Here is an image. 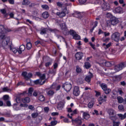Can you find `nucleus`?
I'll use <instances>...</instances> for the list:
<instances>
[{"label": "nucleus", "mask_w": 126, "mask_h": 126, "mask_svg": "<svg viewBox=\"0 0 126 126\" xmlns=\"http://www.w3.org/2000/svg\"><path fill=\"white\" fill-rule=\"evenodd\" d=\"M43 18H48L49 17V13L48 12H44L42 14Z\"/></svg>", "instance_id": "nucleus-34"}, {"label": "nucleus", "mask_w": 126, "mask_h": 126, "mask_svg": "<svg viewBox=\"0 0 126 126\" xmlns=\"http://www.w3.org/2000/svg\"><path fill=\"white\" fill-rule=\"evenodd\" d=\"M109 119L112 121L113 123L116 122L117 120H118V117H117V115L116 114L112 116L109 117Z\"/></svg>", "instance_id": "nucleus-29"}, {"label": "nucleus", "mask_w": 126, "mask_h": 126, "mask_svg": "<svg viewBox=\"0 0 126 126\" xmlns=\"http://www.w3.org/2000/svg\"><path fill=\"white\" fill-rule=\"evenodd\" d=\"M49 31H50V32H52V33H55V34H57V33H59V30L56 29H48Z\"/></svg>", "instance_id": "nucleus-33"}, {"label": "nucleus", "mask_w": 126, "mask_h": 126, "mask_svg": "<svg viewBox=\"0 0 126 126\" xmlns=\"http://www.w3.org/2000/svg\"><path fill=\"white\" fill-rule=\"evenodd\" d=\"M38 114L37 113L32 114V118H33V119H35V118H37L38 117Z\"/></svg>", "instance_id": "nucleus-47"}, {"label": "nucleus", "mask_w": 126, "mask_h": 126, "mask_svg": "<svg viewBox=\"0 0 126 126\" xmlns=\"http://www.w3.org/2000/svg\"><path fill=\"white\" fill-rule=\"evenodd\" d=\"M111 38L115 42H119L120 41V33L118 32H114L111 35Z\"/></svg>", "instance_id": "nucleus-7"}, {"label": "nucleus", "mask_w": 126, "mask_h": 126, "mask_svg": "<svg viewBox=\"0 0 126 126\" xmlns=\"http://www.w3.org/2000/svg\"><path fill=\"white\" fill-rule=\"evenodd\" d=\"M117 115L118 116L120 120H124L126 118V113L124 115L122 114H118Z\"/></svg>", "instance_id": "nucleus-31"}, {"label": "nucleus", "mask_w": 126, "mask_h": 126, "mask_svg": "<svg viewBox=\"0 0 126 126\" xmlns=\"http://www.w3.org/2000/svg\"><path fill=\"white\" fill-rule=\"evenodd\" d=\"M3 100H4L5 101H6L8 100V99L9 98V96H8V95H5L3 96Z\"/></svg>", "instance_id": "nucleus-52"}, {"label": "nucleus", "mask_w": 126, "mask_h": 126, "mask_svg": "<svg viewBox=\"0 0 126 126\" xmlns=\"http://www.w3.org/2000/svg\"><path fill=\"white\" fill-rule=\"evenodd\" d=\"M94 75L91 72H89V75L86 76L85 78V80L86 81V82H88V83H90L91 82V79L93 78Z\"/></svg>", "instance_id": "nucleus-10"}, {"label": "nucleus", "mask_w": 126, "mask_h": 126, "mask_svg": "<svg viewBox=\"0 0 126 126\" xmlns=\"http://www.w3.org/2000/svg\"><path fill=\"white\" fill-rule=\"evenodd\" d=\"M8 1L10 4H14V0H8Z\"/></svg>", "instance_id": "nucleus-63"}, {"label": "nucleus", "mask_w": 126, "mask_h": 126, "mask_svg": "<svg viewBox=\"0 0 126 126\" xmlns=\"http://www.w3.org/2000/svg\"><path fill=\"white\" fill-rule=\"evenodd\" d=\"M13 109H15L16 111H19V110H20V107H19L16 105H14Z\"/></svg>", "instance_id": "nucleus-54"}, {"label": "nucleus", "mask_w": 126, "mask_h": 126, "mask_svg": "<svg viewBox=\"0 0 126 126\" xmlns=\"http://www.w3.org/2000/svg\"><path fill=\"white\" fill-rule=\"evenodd\" d=\"M44 79H46V74H43L40 76V80H44Z\"/></svg>", "instance_id": "nucleus-48"}, {"label": "nucleus", "mask_w": 126, "mask_h": 126, "mask_svg": "<svg viewBox=\"0 0 126 126\" xmlns=\"http://www.w3.org/2000/svg\"><path fill=\"white\" fill-rule=\"evenodd\" d=\"M86 0H79V2H80V3H85L86 2Z\"/></svg>", "instance_id": "nucleus-62"}, {"label": "nucleus", "mask_w": 126, "mask_h": 126, "mask_svg": "<svg viewBox=\"0 0 126 126\" xmlns=\"http://www.w3.org/2000/svg\"><path fill=\"white\" fill-rule=\"evenodd\" d=\"M22 75L24 77L25 79H26V80H28L32 77V75L31 73H28L27 72L24 71L22 72Z\"/></svg>", "instance_id": "nucleus-9"}, {"label": "nucleus", "mask_w": 126, "mask_h": 126, "mask_svg": "<svg viewBox=\"0 0 126 126\" xmlns=\"http://www.w3.org/2000/svg\"><path fill=\"white\" fill-rule=\"evenodd\" d=\"M57 124H58V122L55 121H53L51 122V125L52 126H56V125H57Z\"/></svg>", "instance_id": "nucleus-53"}, {"label": "nucleus", "mask_w": 126, "mask_h": 126, "mask_svg": "<svg viewBox=\"0 0 126 126\" xmlns=\"http://www.w3.org/2000/svg\"><path fill=\"white\" fill-rule=\"evenodd\" d=\"M117 100H118V103H119V104H122V103H123V102H124V98H123V97H122L121 96L117 97Z\"/></svg>", "instance_id": "nucleus-38"}, {"label": "nucleus", "mask_w": 126, "mask_h": 126, "mask_svg": "<svg viewBox=\"0 0 126 126\" xmlns=\"http://www.w3.org/2000/svg\"><path fill=\"white\" fill-rule=\"evenodd\" d=\"M5 36L3 34L0 35V39H3L2 41V47L4 50L7 49H11V44L9 43V38L8 37H5Z\"/></svg>", "instance_id": "nucleus-1"}, {"label": "nucleus", "mask_w": 126, "mask_h": 126, "mask_svg": "<svg viewBox=\"0 0 126 126\" xmlns=\"http://www.w3.org/2000/svg\"><path fill=\"white\" fill-rule=\"evenodd\" d=\"M73 94L74 96H79L80 91L78 86H74L73 90Z\"/></svg>", "instance_id": "nucleus-12"}, {"label": "nucleus", "mask_w": 126, "mask_h": 126, "mask_svg": "<svg viewBox=\"0 0 126 126\" xmlns=\"http://www.w3.org/2000/svg\"><path fill=\"white\" fill-rule=\"evenodd\" d=\"M109 51H110L111 54H112V55H114V54H116V53H117V50H116L115 49H113L112 48L110 49Z\"/></svg>", "instance_id": "nucleus-45"}, {"label": "nucleus", "mask_w": 126, "mask_h": 126, "mask_svg": "<svg viewBox=\"0 0 126 126\" xmlns=\"http://www.w3.org/2000/svg\"><path fill=\"white\" fill-rule=\"evenodd\" d=\"M75 58L77 61H80L83 58V53L82 52H77L75 55Z\"/></svg>", "instance_id": "nucleus-14"}, {"label": "nucleus", "mask_w": 126, "mask_h": 126, "mask_svg": "<svg viewBox=\"0 0 126 126\" xmlns=\"http://www.w3.org/2000/svg\"><path fill=\"white\" fill-rule=\"evenodd\" d=\"M111 46H112L111 42H109L107 44H106V43L102 44V46L103 47V48H104L105 50H107V49H109V48H110V47H111Z\"/></svg>", "instance_id": "nucleus-25"}, {"label": "nucleus", "mask_w": 126, "mask_h": 126, "mask_svg": "<svg viewBox=\"0 0 126 126\" xmlns=\"http://www.w3.org/2000/svg\"><path fill=\"white\" fill-rule=\"evenodd\" d=\"M84 66L86 69H89L91 67V64L89 62H85Z\"/></svg>", "instance_id": "nucleus-32"}, {"label": "nucleus", "mask_w": 126, "mask_h": 126, "mask_svg": "<svg viewBox=\"0 0 126 126\" xmlns=\"http://www.w3.org/2000/svg\"><path fill=\"white\" fill-rule=\"evenodd\" d=\"M41 7H42L43 9H45L46 10H48L49 9V6L46 4L42 5Z\"/></svg>", "instance_id": "nucleus-43"}, {"label": "nucleus", "mask_w": 126, "mask_h": 126, "mask_svg": "<svg viewBox=\"0 0 126 126\" xmlns=\"http://www.w3.org/2000/svg\"><path fill=\"white\" fill-rule=\"evenodd\" d=\"M120 124V122H113V126H119Z\"/></svg>", "instance_id": "nucleus-51"}, {"label": "nucleus", "mask_w": 126, "mask_h": 126, "mask_svg": "<svg viewBox=\"0 0 126 126\" xmlns=\"http://www.w3.org/2000/svg\"><path fill=\"white\" fill-rule=\"evenodd\" d=\"M83 116L85 120H88L90 118V115L86 112H84Z\"/></svg>", "instance_id": "nucleus-28"}, {"label": "nucleus", "mask_w": 126, "mask_h": 126, "mask_svg": "<svg viewBox=\"0 0 126 126\" xmlns=\"http://www.w3.org/2000/svg\"><path fill=\"white\" fill-rule=\"evenodd\" d=\"M97 3H98V4H101V3H102V2H105V0H97Z\"/></svg>", "instance_id": "nucleus-58"}, {"label": "nucleus", "mask_w": 126, "mask_h": 126, "mask_svg": "<svg viewBox=\"0 0 126 126\" xmlns=\"http://www.w3.org/2000/svg\"><path fill=\"white\" fill-rule=\"evenodd\" d=\"M110 4L108 3L104 2L101 5V8L104 10V11H106L110 9Z\"/></svg>", "instance_id": "nucleus-13"}, {"label": "nucleus", "mask_w": 126, "mask_h": 126, "mask_svg": "<svg viewBox=\"0 0 126 126\" xmlns=\"http://www.w3.org/2000/svg\"><path fill=\"white\" fill-rule=\"evenodd\" d=\"M25 45L22 44L21 45L18 51V52L19 53V54H22V52H24V51H25Z\"/></svg>", "instance_id": "nucleus-23"}, {"label": "nucleus", "mask_w": 126, "mask_h": 126, "mask_svg": "<svg viewBox=\"0 0 126 126\" xmlns=\"http://www.w3.org/2000/svg\"><path fill=\"white\" fill-rule=\"evenodd\" d=\"M49 30L48 28H42L40 30V34L41 35H45L47 34V31Z\"/></svg>", "instance_id": "nucleus-24"}, {"label": "nucleus", "mask_w": 126, "mask_h": 126, "mask_svg": "<svg viewBox=\"0 0 126 126\" xmlns=\"http://www.w3.org/2000/svg\"><path fill=\"white\" fill-rule=\"evenodd\" d=\"M61 26L63 34L64 35H68V29H67V27H66V24L63 23Z\"/></svg>", "instance_id": "nucleus-5"}, {"label": "nucleus", "mask_w": 126, "mask_h": 126, "mask_svg": "<svg viewBox=\"0 0 126 126\" xmlns=\"http://www.w3.org/2000/svg\"><path fill=\"white\" fill-rule=\"evenodd\" d=\"M2 91L3 92H10L11 91V90L8 89L7 87H5L2 89Z\"/></svg>", "instance_id": "nucleus-40"}, {"label": "nucleus", "mask_w": 126, "mask_h": 126, "mask_svg": "<svg viewBox=\"0 0 126 126\" xmlns=\"http://www.w3.org/2000/svg\"><path fill=\"white\" fill-rule=\"evenodd\" d=\"M58 66H59V64H58V63H54V64H53L54 69H56L57 68H58Z\"/></svg>", "instance_id": "nucleus-55"}, {"label": "nucleus", "mask_w": 126, "mask_h": 126, "mask_svg": "<svg viewBox=\"0 0 126 126\" xmlns=\"http://www.w3.org/2000/svg\"><path fill=\"white\" fill-rule=\"evenodd\" d=\"M122 11H123V8L121 7H117L114 10L115 13H121Z\"/></svg>", "instance_id": "nucleus-26"}, {"label": "nucleus", "mask_w": 126, "mask_h": 126, "mask_svg": "<svg viewBox=\"0 0 126 126\" xmlns=\"http://www.w3.org/2000/svg\"><path fill=\"white\" fill-rule=\"evenodd\" d=\"M31 101V99L28 96L22 98V102L24 104H28Z\"/></svg>", "instance_id": "nucleus-17"}, {"label": "nucleus", "mask_w": 126, "mask_h": 126, "mask_svg": "<svg viewBox=\"0 0 126 126\" xmlns=\"http://www.w3.org/2000/svg\"><path fill=\"white\" fill-rule=\"evenodd\" d=\"M72 122H74V123L77 125L76 126H81V125H82V121H81L80 119H76L74 120H72Z\"/></svg>", "instance_id": "nucleus-20"}, {"label": "nucleus", "mask_w": 126, "mask_h": 126, "mask_svg": "<svg viewBox=\"0 0 126 126\" xmlns=\"http://www.w3.org/2000/svg\"><path fill=\"white\" fill-rule=\"evenodd\" d=\"M91 47H92V48L94 49V50H95L96 48L95 47V45L92 44V42H90L89 43Z\"/></svg>", "instance_id": "nucleus-57"}, {"label": "nucleus", "mask_w": 126, "mask_h": 126, "mask_svg": "<svg viewBox=\"0 0 126 126\" xmlns=\"http://www.w3.org/2000/svg\"><path fill=\"white\" fill-rule=\"evenodd\" d=\"M99 86H100L105 94H110V93L111 92V89H108V86L106 84L100 83Z\"/></svg>", "instance_id": "nucleus-4"}, {"label": "nucleus", "mask_w": 126, "mask_h": 126, "mask_svg": "<svg viewBox=\"0 0 126 126\" xmlns=\"http://www.w3.org/2000/svg\"><path fill=\"white\" fill-rule=\"evenodd\" d=\"M30 3V1L29 0H23L22 2L23 5H28Z\"/></svg>", "instance_id": "nucleus-37"}, {"label": "nucleus", "mask_w": 126, "mask_h": 126, "mask_svg": "<svg viewBox=\"0 0 126 126\" xmlns=\"http://www.w3.org/2000/svg\"><path fill=\"white\" fill-rule=\"evenodd\" d=\"M76 72H78V73H79V72H81V68H80L79 67H77Z\"/></svg>", "instance_id": "nucleus-60"}, {"label": "nucleus", "mask_w": 126, "mask_h": 126, "mask_svg": "<svg viewBox=\"0 0 126 126\" xmlns=\"http://www.w3.org/2000/svg\"><path fill=\"white\" fill-rule=\"evenodd\" d=\"M35 84H41V82H42V80H36L34 81Z\"/></svg>", "instance_id": "nucleus-50"}, {"label": "nucleus", "mask_w": 126, "mask_h": 126, "mask_svg": "<svg viewBox=\"0 0 126 126\" xmlns=\"http://www.w3.org/2000/svg\"><path fill=\"white\" fill-rule=\"evenodd\" d=\"M57 6H59V7H63V4L62 3L60 2H57Z\"/></svg>", "instance_id": "nucleus-49"}, {"label": "nucleus", "mask_w": 126, "mask_h": 126, "mask_svg": "<svg viewBox=\"0 0 126 126\" xmlns=\"http://www.w3.org/2000/svg\"><path fill=\"white\" fill-rule=\"evenodd\" d=\"M115 64V63L113 62H105V65L106 66L109 67V66H112V65H114Z\"/></svg>", "instance_id": "nucleus-30"}, {"label": "nucleus", "mask_w": 126, "mask_h": 126, "mask_svg": "<svg viewBox=\"0 0 126 126\" xmlns=\"http://www.w3.org/2000/svg\"><path fill=\"white\" fill-rule=\"evenodd\" d=\"M94 103L93 102H90L88 103V107L89 109H91L93 107Z\"/></svg>", "instance_id": "nucleus-44"}, {"label": "nucleus", "mask_w": 126, "mask_h": 126, "mask_svg": "<svg viewBox=\"0 0 126 126\" xmlns=\"http://www.w3.org/2000/svg\"><path fill=\"white\" fill-rule=\"evenodd\" d=\"M33 92V88H30L29 89L28 91H25L23 93L21 94V95H26V94H28V96H32V93Z\"/></svg>", "instance_id": "nucleus-15"}, {"label": "nucleus", "mask_w": 126, "mask_h": 126, "mask_svg": "<svg viewBox=\"0 0 126 126\" xmlns=\"http://www.w3.org/2000/svg\"><path fill=\"white\" fill-rule=\"evenodd\" d=\"M10 51H12L13 52L14 54H16L17 52H18V50L16 49V48H12V47L11 45V49H10Z\"/></svg>", "instance_id": "nucleus-41"}, {"label": "nucleus", "mask_w": 126, "mask_h": 126, "mask_svg": "<svg viewBox=\"0 0 126 126\" xmlns=\"http://www.w3.org/2000/svg\"><path fill=\"white\" fill-rule=\"evenodd\" d=\"M38 99L41 102H44V101H45V96L43 95H39Z\"/></svg>", "instance_id": "nucleus-39"}, {"label": "nucleus", "mask_w": 126, "mask_h": 126, "mask_svg": "<svg viewBox=\"0 0 126 126\" xmlns=\"http://www.w3.org/2000/svg\"><path fill=\"white\" fill-rule=\"evenodd\" d=\"M44 110L45 113H48L49 110V107H44Z\"/></svg>", "instance_id": "nucleus-59"}, {"label": "nucleus", "mask_w": 126, "mask_h": 126, "mask_svg": "<svg viewBox=\"0 0 126 126\" xmlns=\"http://www.w3.org/2000/svg\"><path fill=\"white\" fill-rule=\"evenodd\" d=\"M51 64H52V63L51 62H47L46 63H45V66H46V67H48V66H50Z\"/></svg>", "instance_id": "nucleus-61"}, {"label": "nucleus", "mask_w": 126, "mask_h": 126, "mask_svg": "<svg viewBox=\"0 0 126 126\" xmlns=\"http://www.w3.org/2000/svg\"><path fill=\"white\" fill-rule=\"evenodd\" d=\"M98 101L100 104H102L103 102H106V101H107V95H102L98 98Z\"/></svg>", "instance_id": "nucleus-16"}, {"label": "nucleus", "mask_w": 126, "mask_h": 126, "mask_svg": "<svg viewBox=\"0 0 126 126\" xmlns=\"http://www.w3.org/2000/svg\"><path fill=\"white\" fill-rule=\"evenodd\" d=\"M20 107L21 108H27L28 107V104L26 103H21L20 105Z\"/></svg>", "instance_id": "nucleus-42"}, {"label": "nucleus", "mask_w": 126, "mask_h": 126, "mask_svg": "<svg viewBox=\"0 0 126 126\" xmlns=\"http://www.w3.org/2000/svg\"><path fill=\"white\" fill-rule=\"evenodd\" d=\"M0 11L2 13V14H6V10L5 9H2L0 10Z\"/></svg>", "instance_id": "nucleus-56"}, {"label": "nucleus", "mask_w": 126, "mask_h": 126, "mask_svg": "<svg viewBox=\"0 0 126 126\" xmlns=\"http://www.w3.org/2000/svg\"><path fill=\"white\" fill-rule=\"evenodd\" d=\"M56 72H57L56 69H53L49 70V73H50L51 74H53V75H55Z\"/></svg>", "instance_id": "nucleus-36"}, {"label": "nucleus", "mask_w": 126, "mask_h": 126, "mask_svg": "<svg viewBox=\"0 0 126 126\" xmlns=\"http://www.w3.org/2000/svg\"><path fill=\"white\" fill-rule=\"evenodd\" d=\"M72 86L71 85L70 83H65L64 84L63 86V88L66 91V92H69L70 90H71V88Z\"/></svg>", "instance_id": "nucleus-8"}, {"label": "nucleus", "mask_w": 126, "mask_h": 126, "mask_svg": "<svg viewBox=\"0 0 126 126\" xmlns=\"http://www.w3.org/2000/svg\"><path fill=\"white\" fill-rule=\"evenodd\" d=\"M47 94L49 97H52V96H54L55 94V91H54V90H52L47 89Z\"/></svg>", "instance_id": "nucleus-21"}, {"label": "nucleus", "mask_w": 126, "mask_h": 126, "mask_svg": "<svg viewBox=\"0 0 126 126\" xmlns=\"http://www.w3.org/2000/svg\"><path fill=\"white\" fill-rule=\"evenodd\" d=\"M52 116H59V113L58 112H53L51 113Z\"/></svg>", "instance_id": "nucleus-64"}, {"label": "nucleus", "mask_w": 126, "mask_h": 126, "mask_svg": "<svg viewBox=\"0 0 126 126\" xmlns=\"http://www.w3.org/2000/svg\"><path fill=\"white\" fill-rule=\"evenodd\" d=\"M110 23L111 25L115 26V25H117V24H118V23H119V20L118 19V18H117L115 17H112L110 19Z\"/></svg>", "instance_id": "nucleus-11"}, {"label": "nucleus", "mask_w": 126, "mask_h": 126, "mask_svg": "<svg viewBox=\"0 0 126 126\" xmlns=\"http://www.w3.org/2000/svg\"><path fill=\"white\" fill-rule=\"evenodd\" d=\"M65 102L64 101L60 102L57 106V108L59 110H63V108L64 106Z\"/></svg>", "instance_id": "nucleus-19"}, {"label": "nucleus", "mask_w": 126, "mask_h": 126, "mask_svg": "<svg viewBox=\"0 0 126 126\" xmlns=\"http://www.w3.org/2000/svg\"><path fill=\"white\" fill-rule=\"evenodd\" d=\"M126 67V63H120L118 65H117L114 67V70L116 72H118L120 71V70H122L123 68Z\"/></svg>", "instance_id": "nucleus-3"}, {"label": "nucleus", "mask_w": 126, "mask_h": 126, "mask_svg": "<svg viewBox=\"0 0 126 126\" xmlns=\"http://www.w3.org/2000/svg\"><path fill=\"white\" fill-rule=\"evenodd\" d=\"M66 13H68V11H67V8L65 7L61 12H57L56 15L60 18H63V17H64L66 15Z\"/></svg>", "instance_id": "nucleus-2"}, {"label": "nucleus", "mask_w": 126, "mask_h": 126, "mask_svg": "<svg viewBox=\"0 0 126 126\" xmlns=\"http://www.w3.org/2000/svg\"><path fill=\"white\" fill-rule=\"evenodd\" d=\"M7 30L5 29L4 26L2 25H0V33L1 34H5Z\"/></svg>", "instance_id": "nucleus-22"}, {"label": "nucleus", "mask_w": 126, "mask_h": 126, "mask_svg": "<svg viewBox=\"0 0 126 126\" xmlns=\"http://www.w3.org/2000/svg\"><path fill=\"white\" fill-rule=\"evenodd\" d=\"M107 113L109 115V117H112L113 116H115L116 115V111L114 110L113 109H109L107 111Z\"/></svg>", "instance_id": "nucleus-18"}, {"label": "nucleus", "mask_w": 126, "mask_h": 126, "mask_svg": "<svg viewBox=\"0 0 126 126\" xmlns=\"http://www.w3.org/2000/svg\"><path fill=\"white\" fill-rule=\"evenodd\" d=\"M70 34L73 37V38L74 39V40H80L81 37L79 35L76 33V32L74 31V30H70Z\"/></svg>", "instance_id": "nucleus-6"}, {"label": "nucleus", "mask_w": 126, "mask_h": 126, "mask_svg": "<svg viewBox=\"0 0 126 126\" xmlns=\"http://www.w3.org/2000/svg\"><path fill=\"white\" fill-rule=\"evenodd\" d=\"M118 108H119V110H120V111H121V112H123L124 111V105L121 104V105H119L118 106Z\"/></svg>", "instance_id": "nucleus-46"}, {"label": "nucleus", "mask_w": 126, "mask_h": 126, "mask_svg": "<svg viewBox=\"0 0 126 126\" xmlns=\"http://www.w3.org/2000/svg\"><path fill=\"white\" fill-rule=\"evenodd\" d=\"M26 47L27 50H31V48H32V43L30 42H28L26 44Z\"/></svg>", "instance_id": "nucleus-35"}, {"label": "nucleus", "mask_w": 126, "mask_h": 126, "mask_svg": "<svg viewBox=\"0 0 126 126\" xmlns=\"http://www.w3.org/2000/svg\"><path fill=\"white\" fill-rule=\"evenodd\" d=\"M74 15L75 17H78V18H81V17H82V15H81V13L79 12H75Z\"/></svg>", "instance_id": "nucleus-27"}]
</instances>
